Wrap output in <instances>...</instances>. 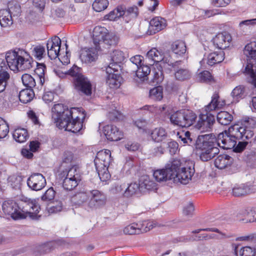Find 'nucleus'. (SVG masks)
I'll list each match as a JSON object with an SVG mask.
<instances>
[{
  "mask_svg": "<svg viewBox=\"0 0 256 256\" xmlns=\"http://www.w3.org/2000/svg\"><path fill=\"white\" fill-rule=\"evenodd\" d=\"M90 192H81L76 193L72 197V202L76 205L80 206L90 199Z\"/></svg>",
  "mask_w": 256,
  "mask_h": 256,
  "instance_id": "33",
  "label": "nucleus"
},
{
  "mask_svg": "<svg viewBox=\"0 0 256 256\" xmlns=\"http://www.w3.org/2000/svg\"><path fill=\"white\" fill-rule=\"evenodd\" d=\"M212 3L216 7H224L226 6L230 0H212Z\"/></svg>",
  "mask_w": 256,
  "mask_h": 256,
  "instance_id": "63",
  "label": "nucleus"
},
{
  "mask_svg": "<svg viewBox=\"0 0 256 256\" xmlns=\"http://www.w3.org/2000/svg\"><path fill=\"white\" fill-rule=\"evenodd\" d=\"M27 184L30 188L33 190H40L46 184V180L43 175L40 173H34L27 180Z\"/></svg>",
  "mask_w": 256,
  "mask_h": 256,
  "instance_id": "14",
  "label": "nucleus"
},
{
  "mask_svg": "<svg viewBox=\"0 0 256 256\" xmlns=\"http://www.w3.org/2000/svg\"><path fill=\"white\" fill-rule=\"evenodd\" d=\"M141 224L132 223L126 226L123 230L126 234H136L142 233Z\"/></svg>",
  "mask_w": 256,
  "mask_h": 256,
  "instance_id": "41",
  "label": "nucleus"
},
{
  "mask_svg": "<svg viewBox=\"0 0 256 256\" xmlns=\"http://www.w3.org/2000/svg\"><path fill=\"white\" fill-rule=\"evenodd\" d=\"M140 190V186L139 184L136 182L132 183L130 184H126V188L124 192V196L128 198L136 194Z\"/></svg>",
  "mask_w": 256,
  "mask_h": 256,
  "instance_id": "42",
  "label": "nucleus"
},
{
  "mask_svg": "<svg viewBox=\"0 0 256 256\" xmlns=\"http://www.w3.org/2000/svg\"><path fill=\"white\" fill-rule=\"evenodd\" d=\"M244 87L242 86H236L232 91L231 94L236 102L244 96Z\"/></svg>",
  "mask_w": 256,
  "mask_h": 256,
  "instance_id": "44",
  "label": "nucleus"
},
{
  "mask_svg": "<svg viewBox=\"0 0 256 256\" xmlns=\"http://www.w3.org/2000/svg\"><path fill=\"white\" fill-rule=\"evenodd\" d=\"M79 68L75 66L70 70L69 74L74 77V84L76 90L86 96L92 94V84L87 78L78 72Z\"/></svg>",
  "mask_w": 256,
  "mask_h": 256,
  "instance_id": "9",
  "label": "nucleus"
},
{
  "mask_svg": "<svg viewBox=\"0 0 256 256\" xmlns=\"http://www.w3.org/2000/svg\"><path fill=\"white\" fill-rule=\"evenodd\" d=\"M80 57L82 62L89 64L96 60L97 53L92 48H84L82 50Z\"/></svg>",
  "mask_w": 256,
  "mask_h": 256,
  "instance_id": "25",
  "label": "nucleus"
},
{
  "mask_svg": "<svg viewBox=\"0 0 256 256\" xmlns=\"http://www.w3.org/2000/svg\"><path fill=\"white\" fill-rule=\"evenodd\" d=\"M112 161L111 152L110 150H102L97 153L94 163L99 178L102 182H106L110 178L108 168Z\"/></svg>",
  "mask_w": 256,
  "mask_h": 256,
  "instance_id": "7",
  "label": "nucleus"
},
{
  "mask_svg": "<svg viewBox=\"0 0 256 256\" xmlns=\"http://www.w3.org/2000/svg\"><path fill=\"white\" fill-rule=\"evenodd\" d=\"M200 79L202 82H209L213 80L210 73L208 71H204L200 74Z\"/></svg>",
  "mask_w": 256,
  "mask_h": 256,
  "instance_id": "58",
  "label": "nucleus"
},
{
  "mask_svg": "<svg viewBox=\"0 0 256 256\" xmlns=\"http://www.w3.org/2000/svg\"><path fill=\"white\" fill-rule=\"evenodd\" d=\"M40 209V205L36 200H28L22 201L18 204L13 200L4 202L2 210L6 215L10 216L13 219L24 218L29 216L32 220H37L40 217L38 214Z\"/></svg>",
  "mask_w": 256,
  "mask_h": 256,
  "instance_id": "3",
  "label": "nucleus"
},
{
  "mask_svg": "<svg viewBox=\"0 0 256 256\" xmlns=\"http://www.w3.org/2000/svg\"><path fill=\"white\" fill-rule=\"evenodd\" d=\"M155 226V224L153 222H145L142 224H141L140 228H142V232H146L152 229Z\"/></svg>",
  "mask_w": 256,
  "mask_h": 256,
  "instance_id": "62",
  "label": "nucleus"
},
{
  "mask_svg": "<svg viewBox=\"0 0 256 256\" xmlns=\"http://www.w3.org/2000/svg\"><path fill=\"white\" fill-rule=\"evenodd\" d=\"M140 191L142 192L145 190H156L157 184L152 180H150L148 176H142L139 182Z\"/></svg>",
  "mask_w": 256,
  "mask_h": 256,
  "instance_id": "27",
  "label": "nucleus"
},
{
  "mask_svg": "<svg viewBox=\"0 0 256 256\" xmlns=\"http://www.w3.org/2000/svg\"><path fill=\"white\" fill-rule=\"evenodd\" d=\"M182 62L181 60L176 61L174 62L169 64L170 66H172L175 71V78L178 80H184L189 79L190 77V71L186 68H179V66L182 64Z\"/></svg>",
  "mask_w": 256,
  "mask_h": 256,
  "instance_id": "22",
  "label": "nucleus"
},
{
  "mask_svg": "<svg viewBox=\"0 0 256 256\" xmlns=\"http://www.w3.org/2000/svg\"><path fill=\"white\" fill-rule=\"evenodd\" d=\"M81 180L64 178L62 182L63 188L68 190H72L74 188Z\"/></svg>",
  "mask_w": 256,
  "mask_h": 256,
  "instance_id": "46",
  "label": "nucleus"
},
{
  "mask_svg": "<svg viewBox=\"0 0 256 256\" xmlns=\"http://www.w3.org/2000/svg\"><path fill=\"white\" fill-rule=\"evenodd\" d=\"M55 196V192L52 188H48L42 196V200L49 201L54 199Z\"/></svg>",
  "mask_w": 256,
  "mask_h": 256,
  "instance_id": "55",
  "label": "nucleus"
},
{
  "mask_svg": "<svg viewBox=\"0 0 256 256\" xmlns=\"http://www.w3.org/2000/svg\"><path fill=\"white\" fill-rule=\"evenodd\" d=\"M232 38L227 32L219 33L213 38L214 46L221 50L228 48L231 44Z\"/></svg>",
  "mask_w": 256,
  "mask_h": 256,
  "instance_id": "16",
  "label": "nucleus"
},
{
  "mask_svg": "<svg viewBox=\"0 0 256 256\" xmlns=\"http://www.w3.org/2000/svg\"><path fill=\"white\" fill-rule=\"evenodd\" d=\"M194 206L192 203H189L184 207L183 212L186 216H192L194 211Z\"/></svg>",
  "mask_w": 256,
  "mask_h": 256,
  "instance_id": "64",
  "label": "nucleus"
},
{
  "mask_svg": "<svg viewBox=\"0 0 256 256\" xmlns=\"http://www.w3.org/2000/svg\"><path fill=\"white\" fill-rule=\"evenodd\" d=\"M106 72L107 74L106 84L112 88H116L120 87L122 80V76L118 72H114L112 68L106 67Z\"/></svg>",
  "mask_w": 256,
  "mask_h": 256,
  "instance_id": "18",
  "label": "nucleus"
},
{
  "mask_svg": "<svg viewBox=\"0 0 256 256\" xmlns=\"http://www.w3.org/2000/svg\"><path fill=\"white\" fill-rule=\"evenodd\" d=\"M52 110L54 113L52 118L59 128H64L65 130L73 133L78 132L82 128L85 114H82V118L76 116L75 118L72 119L73 110L78 112V108L68 109L67 106L58 104H54Z\"/></svg>",
  "mask_w": 256,
  "mask_h": 256,
  "instance_id": "2",
  "label": "nucleus"
},
{
  "mask_svg": "<svg viewBox=\"0 0 256 256\" xmlns=\"http://www.w3.org/2000/svg\"><path fill=\"white\" fill-rule=\"evenodd\" d=\"M171 50L174 54L181 56L186 52V43L182 40L175 41L171 45Z\"/></svg>",
  "mask_w": 256,
  "mask_h": 256,
  "instance_id": "34",
  "label": "nucleus"
},
{
  "mask_svg": "<svg viewBox=\"0 0 256 256\" xmlns=\"http://www.w3.org/2000/svg\"><path fill=\"white\" fill-rule=\"evenodd\" d=\"M34 96V92L32 88H26L20 92L18 97L22 102L26 104L32 100Z\"/></svg>",
  "mask_w": 256,
  "mask_h": 256,
  "instance_id": "37",
  "label": "nucleus"
},
{
  "mask_svg": "<svg viewBox=\"0 0 256 256\" xmlns=\"http://www.w3.org/2000/svg\"><path fill=\"white\" fill-rule=\"evenodd\" d=\"M6 59L10 68L13 71L30 70L32 67V60L24 50L9 51L6 53Z\"/></svg>",
  "mask_w": 256,
  "mask_h": 256,
  "instance_id": "5",
  "label": "nucleus"
},
{
  "mask_svg": "<svg viewBox=\"0 0 256 256\" xmlns=\"http://www.w3.org/2000/svg\"><path fill=\"white\" fill-rule=\"evenodd\" d=\"M125 188H126V184L118 183L112 186L110 190L112 194H122L124 196Z\"/></svg>",
  "mask_w": 256,
  "mask_h": 256,
  "instance_id": "50",
  "label": "nucleus"
},
{
  "mask_svg": "<svg viewBox=\"0 0 256 256\" xmlns=\"http://www.w3.org/2000/svg\"><path fill=\"white\" fill-rule=\"evenodd\" d=\"M254 134L246 130L244 128H239L238 125L230 128V133H220L216 138L218 146L228 150L234 148L236 144V140H248L252 138Z\"/></svg>",
  "mask_w": 256,
  "mask_h": 256,
  "instance_id": "4",
  "label": "nucleus"
},
{
  "mask_svg": "<svg viewBox=\"0 0 256 256\" xmlns=\"http://www.w3.org/2000/svg\"><path fill=\"white\" fill-rule=\"evenodd\" d=\"M104 132L108 140L118 141L123 136L122 132L114 125H107L104 127Z\"/></svg>",
  "mask_w": 256,
  "mask_h": 256,
  "instance_id": "21",
  "label": "nucleus"
},
{
  "mask_svg": "<svg viewBox=\"0 0 256 256\" xmlns=\"http://www.w3.org/2000/svg\"><path fill=\"white\" fill-rule=\"evenodd\" d=\"M191 134L187 131L179 138L184 144L190 146H196V152L200 159L203 162H208L218 154L220 150L216 138L212 134L200 135L196 140L190 137Z\"/></svg>",
  "mask_w": 256,
  "mask_h": 256,
  "instance_id": "1",
  "label": "nucleus"
},
{
  "mask_svg": "<svg viewBox=\"0 0 256 256\" xmlns=\"http://www.w3.org/2000/svg\"><path fill=\"white\" fill-rule=\"evenodd\" d=\"M143 57L140 55H136L130 58V60L132 63L137 68L142 64Z\"/></svg>",
  "mask_w": 256,
  "mask_h": 256,
  "instance_id": "61",
  "label": "nucleus"
},
{
  "mask_svg": "<svg viewBox=\"0 0 256 256\" xmlns=\"http://www.w3.org/2000/svg\"><path fill=\"white\" fill-rule=\"evenodd\" d=\"M62 205L60 202H57L53 206L49 208L48 212L50 213H55L60 212L62 210Z\"/></svg>",
  "mask_w": 256,
  "mask_h": 256,
  "instance_id": "60",
  "label": "nucleus"
},
{
  "mask_svg": "<svg viewBox=\"0 0 256 256\" xmlns=\"http://www.w3.org/2000/svg\"><path fill=\"white\" fill-rule=\"evenodd\" d=\"M148 32L150 34H153L161 30L166 27V22L161 17H156L150 22Z\"/></svg>",
  "mask_w": 256,
  "mask_h": 256,
  "instance_id": "24",
  "label": "nucleus"
},
{
  "mask_svg": "<svg viewBox=\"0 0 256 256\" xmlns=\"http://www.w3.org/2000/svg\"><path fill=\"white\" fill-rule=\"evenodd\" d=\"M154 76L152 79V82L156 84H158L162 82L164 80L163 72L162 70L158 68L154 69L153 70Z\"/></svg>",
  "mask_w": 256,
  "mask_h": 256,
  "instance_id": "51",
  "label": "nucleus"
},
{
  "mask_svg": "<svg viewBox=\"0 0 256 256\" xmlns=\"http://www.w3.org/2000/svg\"><path fill=\"white\" fill-rule=\"evenodd\" d=\"M126 14V6L120 5L117 6L116 8L110 12L106 15L105 19L110 20H115L117 18L123 16Z\"/></svg>",
  "mask_w": 256,
  "mask_h": 256,
  "instance_id": "30",
  "label": "nucleus"
},
{
  "mask_svg": "<svg viewBox=\"0 0 256 256\" xmlns=\"http://www.w3.org/2000/svg\"><path fill=\"white\" fill-rule=\"evenodd\" d=\"M102 28L96 27L94 30V42L96 46V48L98 50L100 48V46L106 44L108 46H113L117 44L118 38L112 34H108L104 36L102 34L100 35H98V32H102Z\"/></svg>",
  "mask_w": 256,
  "mask_h": 256,
  "instance_id": "11",
  "label": "nucleus"
},
{
  "mask_svg": "<svg viewBox=\"0 0 256 256\" xmlns=\"http://www.w3.org/2000/svg\"><path fill=\"white\" fill-rule=\"evenodd\" d=\"M233 161V158L230 156L226 154H220L216 158L214 164L219 169H224L231 166Z\"/></svg>",
  "mask_w": 256,
  "mask_h": 256,
  "instance_id": "26",
  "label": "nucleus"
},
{
  "mask_svg": "<svg viewBox=\"0 0 256 256\" xmlns=\"http://www.w3.org/2000/svg\"><path fill=\"white\" fill-rule=\"evenodd\" d=\"M90 201L88 206L92 208H96L104 205L106 196L98 190H93L90 192Z\"/></svg>",
  "mask_w": 256,
  "mask_h": 256,
  "instance_id": "17",
  "label": "nucleus"
},
{
  "mask_svg": "<svg viewBox=\"0 0 256 256\" xmlns=\"http://www.w3.org/2000/svg\"><path fill=\"white\" fill-rule=\"evenodd\" d=\"M197 116L194 112L187 109L178 110L168 114L170 124L182 128H188L192 126Z\"/></svg>",
  "mask_w": 256,
  "mask_h": 256,
  "instance_id": "8",
  "label": "nucleus"
},
{
  "mask_svg": "<svg viewBox=\"0 0 256 256\" xmlns=\"http://www.w3.org/2000/svg\"><path fill=\"white\" fill-rule=\"evenodd\" d=\"M23 178L21 176L12 175L8 178V183L14 188H19L22 184Z\"/></svg>",
  "mask_w": 256,
  "mask_h": 256,
  "instance_id": "43",
  "label": "nucleus"
},
{
  "mask_svg": "<svg viewBox=\"0 0 256 256\" xmlns=\"http://www.w3.org/2000/svg\"><path fill=\"white\" fill-rule=\"evenodd\" d=\"M214 122V116L209 112H206V114H200L194 127L200 132H210L212 130Z\"/></svg>",
  "mask_w": 256,
  "mask_h": 256,
  "instance_id": "12",
  "label": "nucleus"
},
{
  "mask_svg": "<svg viewBox=\"0 0 256 256\" xmlns=\"http://www.w3.org/2000/svg\"><path fill=\"white\" fill-rule=\"evenodd\" d=\"M224 54L223 51L210 53L208 56L206 62L208 65L212 66L222 62L224 58Z\"/></svg>",
  "mask_w": 256,
  "mask_h": 256,
  "instance_id": "32",
  "label": "nucleus"
},
{
  "mask_svg": "<svg viewBox=\"0 0 256 256\" xmlns=\"http://www.w3.org/2000/svg\"><path fill=\"white\" fill-rule=\"evenodd\" d=\"M108 5V0H95L92 6L95 11L100 12L106 9Z\"/></svg>",
  "mask_w": 256,
  "mask_h": 256,
  "instance_id": "47",
  "label": "nucleus"
},
{
  "mask_svg": "<svg viewBox=\"0 0 256 256\" xmlns=\"http://www.w3.org/2000/svg\"><path fill=\"white\" fill-rule=\"evenodd\" d=\"M12 136L14 139L20 143L26 142L28 138L27 130L24 128L16 129L13 132Z\"/></svg>",
  "mask_w": 256,
  "mask_h": 256,
  "instance_id": "35",
  "label": "nucleus"
},
{
  "mask_svg": "<svg viewBox=\"0 0 256 256\" xmlns=\"http://www.w3.org/2000/svg\"><path fill=\"white\" fill-rule=\"evenodd\" d=\"M22 80L24 85L32 88L36 86L35 78L32 77L30 74H25L22 76Z\"/></svg>",
  "mask_w": 256,
  "mask_h": 256,
  "instance_id": "48",
  "label": "nucleus"
},
{
  "mask_svg": "<svg viewBox=\"0 0 256 256\" xmlns=\"http://www.w3.org/2000/svg\"><path fill=\"white\" fill-rule=\"evenodd\" d=\"M110 57L112 62H110L106 67L112 68L114 72H118V70H121L120 64L125 58L124 54L120 50H114L110 54Z\"/></svg>",
  "mask_w": 256,
  "mask_h": 256,
  "instance_id": "19",
  "label": "nucleus"
},
{
  "mask_svg": "<svg viewBox=\"0 0 256 256\" xmlns=\"http://www.w3.org/2000/svg\"><path fill=\"white\" fill-rule=\"evenodd\" d=\"M256 188L254 186L243 184L233 188L232 194L235 196H240L246 194L254 193Z\"/></svg>",
  "mask_w": 256,
  "mask_h": 256,
  "instance_id": "23",
  "label": "nucleus"
},
{
  "mask_svg": "<svg viewBox=\"0 0 256 256\" xmlns=\"http://www.w3.org/2000/svg\"><path fill=\"white\" fill-rule=\"evenodd\" d=\"M180 165L181 162L180 160H174L170 164H167L164 168L155 170L153 173L154 177L158 182L173 180L174 176L173 171H176Z\"/></svg>",
  "mask_w": 256,
  "mask_h": 256,
  "instance_id": "10",
  "label": "nucleus"
},
{
  "mask_svg": "<svg viewBox=\"0 0 256 256\" xmlns=\"http://www.w3.org/2000/svg\"><path fill=\"white\" fill-rule=\"evenodd\" d=\"M136 74L142 81L147 80L148 76L150 72V68L146 65H140L136 68Z\"/></svg>",
  "mask_w": 256,
  "mask_h": 256,
  "instance_id": "40",
  "label": "nucleus"
},
{
  "mask_svg": "<svg viewBox=\"0 0 256 256\" xmlns=\"http://www.w3.org/2000/svg\"><path fill=\"white\" fill-rule=\"evenodd\" d=\"M60 46L61 40L58 36H54L48 41L46 44L48 54L50 59H55L60 54Z\"/></svg>",
  "mask_w": 256,
  "mask_h": 256,
  "instance_id": "15",
  "label": "nucleus"
},
{
  "mask_svg": "<svg viewBox=\"0 0 256 256\" xmlns=\"http://www.w3.org/2000/svg\"><path fill=\"white\" fill-rule=\"evenodd\" d=\"M166 146L170 154H174L176 152L178 144L176 142L172 140H170L166 143Z\"/></svg>",
  "mask_w": 256,
  "mask_h": 256,
  "instance_id": "56",
  "label": "nucleus"
},
{
  "mask_svg": "<svg viewBox=\"0 0 256 256\" xmlns=\"http://www.w3.org/2000/svg\"><path fill=\"white\" fill-rule=\"evenodd\" d=\"M45 52L44 47L38 45L34 46L32 50V55L36 59L40 60L42 58Z\"/></svg>",
  "mask_w": 256,
  "mask_h": 256,
  "instance_id": "53",
  "label": "nucleus"
},
{
  "mask_svg": "<svg viewBox=\"0 0 256 256\" xmlns=\"http://www.w3.org/2000/svg\"><path fill=\"white\" fill-rule=\"evenodd\" d=\"M13 23L12 16L6 9L0 10V24L2 27H7Z\"/></svg>",
  "mask_w": 256,
  "mask_h": 256,
  "instance_id": "31",
  "label": "nucleus"
},
{
  "mask_svg": "<svg viewBox=\"0 0 256 256\" xmlns=\"http://www.w3.org/2000/svg\"><path fill=\"white\" fill-rule=\"evenodd\" d=\"M255 251L250 246H246L242 248L240 251V256H254Z\"/></svg>",
  "mask_w": 256,
  "mask_h": 256,
  "instance_id": "57",
  "label": "nucleus"
},
{
  "mask_svg": "<svg viewBox=\"0 0 256 256\" xmlns=\"http://www.w3.org/2000/svg\"><path fill=\"white\" fill-rule=\"evenodd\" d=\"M178 166L176 170H174V173L173 181L174 182H180L186 184L191 180L194 172V168L190 167L181 168Z\"/></svg>",
  "mask_w": 256,
  "mask_h": 256,
  "instance_id": "13",
  "label": "nucleus"
},
{
  "mask_svg": "<svg viewBox=\"0 0 256 256\" xmlns=\"http://www.w3.org/2000/svg\"><path fill=\"white\" fill-rule=\"evenodd\" d=\"M150 95L152 98L160 100L162 98V92L161 87L157 86L150 90Z\"/></svg>",
  "mask_w": 256,
  "mask_h": 256,
  "instance_id": "52",
  "label": "nucleus"
},
{
  "mask_svg": "<svg viewBox=\"0 0 256 256\" xmlns=\"http://www.w3.org/2000/svg\"><path fill=\"white\" fill-rule=\"evenodd\" d=\"M238 218L244 222L256 221V208L248 207L241 209L238 214Z\"/></svg>",
  "mask_w": 256,
  "mask_h": 256,
  "instance_id": "20",
  "label": "nucleus"
},
{
  "mask_svg": "<svg viewBox=\"0 0 256 256\" xmlns=\"http://www.w3.org/2000/svg\"><path fill=\"white\" fill-rule=\"evenodd\" d=\"M244 54L248 59L242 72L248 82L256 88V42L247 44L244 48Z\"/></svg>",
  "mask_w": 256,
  "mask_h": 256,
  "instance_id": "6",
  "label": "nucleus"
},
{
  "mask_svg": "<svg viewBox=\"0 0 256 256\" xmlns=\"http://www.w3.org/2000/svg\"><path fill=\"white\" fill-rule=\"evenodd\" d=\"M9 78L10 74L5 72L4 68L2 70L0 71V93L5 90L7 81Z\"/></svg>",
  "mask_w": 256,
  "mask_h": 256,
  "instance_id": "49",
  "label": "nucleus"
},
{
  "mask_svg": "<svg viewBox=\"0 0 256 256\" xmlns=\"http://www.w3.org/2000/svg\"><path fill=\"white\" fill-rule=\"evenodd\" d=\"M78 168L76 166H72L68 170L63 171L60 174L62 178L69 179H79L81 180L80 176L77 170Z\"/></svg>",
  "mask_w": 256,
  "mask_h": 256,
  "instance_id": "39",
  "label": "nucleus"
},
{
  "mask_svg": "<svg viewBox=\"0 0 256 256\" xmlns=\"http://www.w3.org/2000/svg\"><path fill=\"white\" fill-rule=\"evenodd\" d=\"M233 120V116L226 111H221L217 114L218 122L222 125L230 124Z\"/></svg>",
  "mask_w": 256,
  "mask_h": 256,
  "instance_id": "38",
  "label": "nucleus"
},
{
  "mask_svg": "<svg viewBox=\"0 0 256 256\" xmlns=\"http://www.w3.org/2000/svg\"><path fill=\"white\" fill-rule=\"evenodd\" d=\"M256 124V123L254 120L252 118H249L247 120L245 121L244 126H239V128H244L246 130H249L254 134L252 129L255 127Z\"/></svg>",
  "mask_w": 256,
  "mask_h": 256,
  "instance_id": "59",
  "label": "nucleus"
},
{
  "mask_svg": "<svg viewBox=\"0 0 256 256\" xmlns=\"http://www.w3.org/2000/svg\"><path fill=\"white\" fill-rule=\"evenodd\" d=\"M167 133L164 128H156L151 133L152 140L156 142H160L164 140L167 137Z\"/></svg>",
  "mask_w": 256,
  "mask_h": 256,
  "instance_id": "36",
  "label": "nucleus"
},
{
  "mask_svg": "<svg viewBox=\"0 0 256 256\" xmlns=\"http://www.w3.org/2000/svg\"><path fill=\"white\" fill-rule=\"evenodd\" d=\"M226 104L225 101L220 100V96L217 92H214L212 96L211 102L206 107V111H212L222 108Z\"/></svg>",
  "mask_w": 256,
  "mask_h": 256,
  "instance_id": "28",
  "label": "nucleus"
},
{
  "mask_svg": "<svg viewBox=\"0 0 256 256\" xmlns=\"http://www.w3.org/2000/svg\"><path fill=\"white\" fill-rule=\"evenodd\" d=\"M146 58L150 65H153L155 62H160L163 59L161 52L156 48H152L147 52Z\"/></svg>",
  "mask_w": 256,
  "mask_h": 256,
  "instance_id": "29",
  "label": "nucleus"
},
{
  "mask_svg": "<svg viewBox=\"0 0 256 256\" xmlns=\"http://www.w3.org/2000/svg\"><path fill=\"white\" fill-rule=\"evenodd\" d=\"M8 10L12 17L18 16L22 12L20 6L18 2H14L8 4Z\"/></svg>",
  "mask_w": 256,
  "mask_h": 256,
  "instance_id": "45",
  "label": "nucleus"
},
{
  "mask_svg": "<svg viewBox=\"0 0 256 256\" xmlns=\"http://www.w3.org/2000/svg\"><path fill=\"white\" fill-rule=\"evenodd\" d=\"M9 132V127L6 122L0 118V138H5Z\"/></svg>",
  "mask_w": 256,
  "mask_h": 256,
  "instance_id": "54",
  "label": "nucleus"
}]
</instances>
